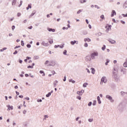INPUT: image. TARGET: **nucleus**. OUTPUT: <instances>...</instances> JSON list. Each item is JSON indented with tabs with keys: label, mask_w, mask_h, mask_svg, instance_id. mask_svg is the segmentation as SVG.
<instances>
[{
	"label": "nucleus",
	"mask_w": 127,
	"mask_h": 127,
	"mask_svg": "<svg viewBox=\"0 0 127 127\" xmlns=\"http://www.w3.org/2000/svg\"><path fill=\"white\" fill-rule=\"evenodd\" d=\"M84 41L86 42V41H87V42H90L91 41V39L89 38H85L84 39Z\"/></svg>",
	"instance_id": "15"
},
{
	"label": "nucleus",
	"mask_w": 127,
	"mask_h": 127,
	"mask_svg": "<svg viewBox=\"0 0 127 127\" xmlns=\"http://www.w3.org/2000/svg\"><path fill=\"white\" fill-rule=\"evenodd\" d=\"M98 53L95 52L91 54V57L92 59H94V58H95V56H98Z\"/></svg>",
	"instance_id": "4"
},
{
	"label": "nucleus",
	"mask_w": 127,
	"mask_h": 127,
	"mask_svg": "<svg viewBox=\"0 0 127 127\" xmlns=\"http://www.w3.org/2000/svg\"><path fill=\"white\" fill-rule=\"evenodd\" d=\"M105 49H106V46L104 45L103 47L102 48V50L104 51Z\"/></svg>",
	"instance_id": "39"
},
{
	"label": "nucleus",
	"mask_w": 127,
	"mask_h": 127,
	"mask_svg": "<svg viewBox=\"0 0 127 127\" xmlns=\"http://www.w3.org/2000/svg\"><path fill=\"white\" fill-rule=\"evenodd\" d=\"M14 28H15V26H12V30H14Z\"/></svg>",
	"instance_id": "51"
},
{
	"label": "nucleus",
	"mask_w": 127,
	"mask_h": 127,
	"mask_svg": "<svg viewBox=\"0 0 127 127\" xmlns=\"http://www.w3.org/2000/svg\"><path fill=\"white\" fill-rule=\"evenodd\" d=\"M97 101L98 102V104H102V101H101V98L100 96H97Z\"/></svg>",
	"instance_id": "11"
},
{
	"label": "nucleus",
	"mask_w": 127,
	"mask_h": 127,
	"mask_svg": "<svg viewBox=\"0 0 127 127\" xmlns=\"http://www.w3.org/2000/svg\"><path fill=\"white\" fill-rule=\"evenodd\" d=\"M105 28L106 29V32H109V31L111 30L112 28V25L106 24Z\"/></svg>",
	"instance_id": "3"
},
{
	"label": "nucleus",
	"mask_w": 127,
	"mask_h": 127,
	"mask_svg": "<svg viewBox=\"0 0 127 127\" xmlns=\"http://www.w3.org/2000/svg\"><path fill=\"white\" fill-rule=\"evenodd\" d=\"M107 83V80H101L100 81V85H103V84H106Z\"/></svg>",
	"instance_id": "9"
},
{
	"label": "nucleus",
	"mask_w": 127,
	"mask_h": 127,
	"mask_svg": "<svg viewBox=\"0 0 127 127\" xmlns=\"http://www.w3.org/2000/svg\"><path fill=\"white\" fill-rule=\"evenodd\" d=\"M23 114H24V115H25V114H26V110H23Z\"/></svg>",
	"instance_id": "47"
},
{
	"label": "nucleus",
	"mask_w": 127,
	"mask_h": 127,
	"mask_svg": "<svg viewBox=\"0 0 127 127\" xmlns=\"http://www.w3.org/2000/svg\"><path fill=\"white\" fill-rule=\"evenodd\" d=\"M121 23H122V24H125V23H126V22H125V21L121 20Z\"/></svg>",
	"instance_id": "48"
},
{
	"label": "nucleus",
	"mask_w": 127,
	"mask_h": 127,
	"mask_svg": "<svg viewBox=\"0 0 127 127\" xmlns=\"http://www.w3.org/2000/svg\"><path fill=\"white\" fill-rule=\"evenodd\" d=\"M34 15V13H32L31 15L29 16V18H30V17H32V16H33Z\"/></svg>",
	"instance_id": "29"
},
{
	"label": "nucleus",
	"mask_w": 127,
	"mask_h": 127,
	"mask_svg": "<svg viewBox=\"0 0 127 127\" xmlns=\"http://www.w3.org/2000/svg\"><path fill=\"white\" fill-rule=\"evenodd\" d=\"M19 98H20L21 99L23 98V95H19Z\"/></svg>",
	"instance_id": "49"
},
{
	"label": "nucleus",
	"mask_w": 127,
	"mask_h": 127,
	"mask_svg": "<svg viewBox=\"0 0 127 127\" xmlns=\"http://www.w3.org/2000/svg\"><path fill=\"white\" fill-rule=\"evenodd\" d=\"M79 119H80V117L76 118V119H75V121H76V122H78Z\"/></svg>",
	"instance_id": "54"
},
{
	"label": "nucleus",
	"mask_w": 127,
	"mask_h": 127,
	"mask_svg": "<svg viewBox=\"0 0 127 127\" xmlns=\"http://www.w3.org/2000/svg\"><path fill=\"white\" fill-rule=\"evenodd\" d=\"M86 70H87L88 73H90V70H89L88 68H86Z\"/></svg>",
	"instance_id": "62"
},
{
	"label": "nucleus",
	"mask_w": 127,
	"mask_h": 127,
	"mask_svg": "<svg viewBox=\"0 0 127 127\" xmlns=\"http://www.w3.org/2000/svg\"><path fill=\"white\" fill-rule=\"evenodd\" d=\"M14 88L15 89H18V86H17V85H16L14 86Z\"/></svg>",
	"instance_id": "60"
},
{
	"label": "nucleus",
	"mask_w": 127,
	"mask_h": 127,
	"mask_svg": "<svg viewBox=\"0 0 127 127\" xmlns=\"http://www.w3.org/2000/svg\"><path fill=\"white\" fill-rule=\"evenodd\" d=\"M69 83H72V84H74L76 82L75 80H69Z\"/></svg>",
	"instance_id": "21"
},
{
	"label": "nucleus",
	"mask_w": 127,
	"mask_h": 127,
	"mask_svg": "<svg viewBox=\"0 0 127 127\" xmlns=\"http://www.w3.org/2000/svg\"><path fill=\"white\" fill-rule=\"evenodd\" d=\"M121 95L125 96L126 95V92H125L124 91H121Z\"/></svg>",
	"instance_id": "23"
},
{
	"label": "nucleus",
	"mask_w": 127,
	"mask_h": 127,
	"mask_svg": "<svg viewBox=\"0 0 127 127\" xmlns=\"http://www.w3.org/2000/svg\"><path fill=\"white\" fill-rule=\"evenodd\" d=\"M49 31H52V32H55V29H51V28H49L48 29Z\"/></svg>",
	"instance_id": "14"
},
{
	"label": "nucleus",
	"mask_w": 127,
	"mask_h": 127,
	"mask_svg": "<svg viewBox=\"0 0 127 127\" xmlns=\"http://www.w3.org/2000/svg\"><path fill=\"white\" fill-rule=\"evenodd\" d=\"M14 55L17 54V51H15V52L13 53Z\"/></svg>",
	"instance_id": "55"
},
{
	"label": "nucleus",
	"mask_w": 127,
	"mask_h": 127,
	"mask_svg": "<svg viewBox=\"0 0 127 127\" xmlns=\"http://www.w3.org/2000/svg\"><path fill=\"white\" fill-rule=\"evenodd\" d=\"M7 48H3L2 49H0V52H2V51H4V50H6Z\"/></svg>",
	"instance_id": "24"
},
{
	"label": "nucleus",
	"mask_w": 127,
	"mask_h": 127,
	"mask_svg": "<svg viewBox=\"0 0 127 127\" xmlns=\"http://www.w3.org/2000/svg\"><path fill=\"white\" fill-rule=\"evenodd\" d=\"M126 5H127V2H125L124 3V6L125 7H127V6H126Z\"/></svg>",
	"instance_id": "57"
},
{
	"label": "nucleus",
	"mask_w": 127,
	"mask_h": 127,
	"mask_svg": "<svg viewBox=\"0 0 127 127\" xmlns=\"http://www.w3.org/2000/svg\"><path fill=\"white\" fill-rule=\"evenodd\" d=\"M26 59H27V60H29V59H31V57H26Z\"/></svg>",
	"instance_id": "50"
},
{
	"label": "nucleus",
	"mask_w": 127,
	"mask_h": 127,
	"mask_svg": "<svg viewBox=\"0 0 127 127\" xmlns=\"http://www.w3.org/2000/svg\"><path fill=\"white\" fill-rule=\"evenodd\" d=\"M63 54H64V55H67V51L64 50L63 52Z\"/></svg>",
	"instance_id": "28"
},
{
	"label": "nucleus",
	"mask_w": 127,
	"mask_h": 127,
	"mask_svg": "<svg viewBox=\"0 0 127 127\" xmlns=\"http://www.w3.org/2000/svg\"><path fill=\"white\" fill-rule=\"evenodd\" d=\"M29 8H31V5H30V4H29L28 5V7H26V9L28 10V9H29Z\"/></svg>",
	"instance_id": "26"
},
{
	"label": "nucleus",
	"mask_w": 127,
	"mask_h": 127,
	"mask_svg": "<svg viewBox=\"0 0 127 127\" xmlns=\"http://www.w3.org/2000/svg\"><path fill=\"white\" fill-rule=\"evenodd\" d=\"M88 85V83H84L83 84V87L84 88H86V87H87Z\"/></svg>",
	"instance_id": "20"
},
{
	"label": "nucleus",
	"mask_w": 127,
	"mask_h": 127,
	"mask_svg": "<svg viewBox=\"0 0 127 127\" xmlns=\"http://www.w3.org/2000/svg\"><path fill=\"white\" fill-rule=\"evenodd\" d=\"M16 2V0H13V1H12V5H15Z\"/></svg>",
	"instance_id": "16"
},
{
	"label": "nucleus",
	"mask_w": 127,
	"mask_h": 127,
	"mask_svg": "<svg viewBox=\"0 0 127 127\" xmlns=\"http://www.w3.org/2000/svg\"><path fill=\"white\" fill-rule=\"evenodd\" d=\"M85 91H84V90H81L80 91V92L81 93V94H82L83 95V94H84V92Z\"/></svg>",
	"instance_id": "42"
},
{
	"label": "nucleus",
	"mask_w": 127,
	"mask_h": 127,
	"mask_svg": "<svg viewBox=\"0 0 127 127\" xmlns=\"http://www.w3.org/2000/svg\"><path fill=\"white\" fill-rule=\"evenodd\" d=\"M51 96V93L49 92V93H48V94H47V95H46V97H47V98H49V97H50Z\"/></svg>",
	"instance_id": "18"
},
{
	"label": "nucleus",
	"mask_w": 127,
	"mask_h": 127,
	"mask_svg": "<svg viewBox=\"0 0 127 127\" xmlns=\"http://www.w3.org/2000/svg\"><path fill=\"white\" fill-rule=\"evenodd\" d=\"M84 47H88V43H85L84 44Z\"/></svg>",
	"instance_id": "45"
},
{
	"label": "nucleus",
	"mask_w": 127,
	"mask_h": 127,
	"mask_svg": "<svg viewBox=\"0 0 127 127\" xmlns=\"http://www.w3.org/2000/svg\"><path fill=\"white\" fill-rule=\"evenodd\" d=\"M28 29H32V26L28 27Z\"/></svg>",
	"instance_id": "52"
},
{
	"label": "nucleus",
	"mask_w": 127,
	"mask_h": 127,
	"mask_svg": "<svg viewBox=\"0 0 127 127\" xmlns=\"http://www.w3.org/2000/svg\"><path fill=\"white\" fill-rule=\"evenodd\" d=\"M20 47V46H16L15 47V49H16V48H19Z\"/></svg>",
	"instance_id": "58"
},
{
	"label": "nucleus",
	"mask_w": 127,
	"mask_h": 127,
	"mask_svg": "<svg viewBox=\"0 0 127 127\" xmlns=\"http://www.w3.org/2000/svg\"><path fill=\"white\" fill-rule=\"evenodd\" d=\"M21 44L22 46H24V42H23V41H21Z\"/></svg>",
	"instance_id": "32"
},
{
	"label": "nucleus",
	"mask_w": 127,
	"mask_h": 127,
	"mask_svg": "<svg viewBox=\"0 0 127 127\" xmlns=\"http://www.w3.org/2000/svg\"><path fill=\"white\" fill-rule=\"evenodd\" d=\"M49 42L50 44H52V43H53V40H50L49 41Z\"/></svg>",
	"instance_id": "36"
},
{
	"label": "nucleus",
	"mask_w": 127,
	"mask_h": 127,
	"mask_svg": "<svg viewBox=\"0 0 127 127\" xmlns=\"http://www.w3.org/2000/svg\"><path fill=\"white\" fill-rule=\"evenodd\" d=\"M88 107H91L92 106V102H89V103L88 104Z\"/></svg>",
	"instance_id": "31"
},
{
	"label": "nucleus",
	"mask_w": 127,
	"mask_h": 127,
	"mask_svg": "<svg viewBox=\"0 0 127 127\" xmlns=\"http://www.w3.org/2000/svg\"><path fill=\"white\" fill-rule=\"evenodd\" d=\"M88 122H89V123H92V122H93V119H88Z\"/></svg>",
	"instance_id": "41"
},
{
	"label": "nucleus",
	"mask_w": 127,
	"mask_h": 127,
	"mask_svg": "<svg viewBox=\"0 0 127 127\" xmlns=\"http://www.w3.org/2000/svg\"><path fill=\"white\" fill-rule=\"evenodd\" d=\"M47 64H48L47 65ZM45 65H47V66H54L55 63L53 61L49 62V61H46L45 63Z\"/></svg>",
	"instance_id": "1"
},
{
	"label": "nucleus",
	"mask_w": 127,
	"mask_h": 127,
	"mask_svg": "<svg viewBox=\"0 0 127 127\" xmlns=\"http://www.w3.org/2000/svg\"><path fill=\"white\" fill-rule=\"evenodd\" d=\"M110 63V60H107V62L105 63V65H107L108 63Z\"/></svg>",
	"instance_id": "35"
},
{
	"label": "nucleus",
	"mask_w": 127,
	"mask_h": 127,
	"mask_svg": "<svg viewBox=\"0 0 127 127\" xmlns=\"http://www.w3.org/2000/svg\"><path fill=\"white\" fill-rule=\"evenodd\" d=\"M22 4V1L21 0L20 1L19 3H18V6H19V7H20V6Z\"/></svg>",
	"instance_id": "19"
},
{
	"label": "nucleus",
	"mask_w": 127,
	"mask_h": 127,
	"mask_svg": "<svg viewBox=\"0 0 127 127\" xmlns=\"http://www.w3.org/2000/svg\"><path fill=\"white\" fill-rule=\"evenodd\" d=\"M91 70L92 74H95V72H96V69H95V68H91Z\"/></svg>",
	"instance_id": "13"
},
{
	"label": "nucleus",
	"mask_w": 127,
	"mask_h": 127,
	"mask_svg": "<svg viewBox=\"0 0 127 127\" xmlns=\"http://www.w3.org/2000/svg\"><path fill=\"white\" fill-rule=\"evenodd\" d=\"M124 67H127V62H125L124 64Z\"/></svg>",
	"instance_id": "33"
},
{
	"label": "nucleus",
	"mask_w": 127,
	"mask_h": 127,
	"mask_svg": "<svg viewBox=\"0 0 127 127\" xmlns=\"http://www.w3.org/2000/svg\"><path fill=\"white\" fill-rule=\"evenodd\" d=\"M59 45H58V46H55V48H58V47H59Z\"/></svg>",
	"instance_id": "63"
},
{
	"label": "nucleus",
	"mask_w": 127,
	"mask_h": 127,
	"mask_svg": "<svg viewBox=\"0 0 127 127\" xmlns=\"http://www.w3.org/2000/svg\"><path fill=\"white\" fill-rule=\"evenodd\" d=\"M88 32H87V31H84L83 32V34L86 35L87 34Z\"/></svg>",
	"instance_id": "56"
},
{
	"label": "nucleus",
	"mask_w": 127,
	"mask_h": 127,
	"mask_svg": "<svg viewBox=\"0 0 127 127\" xmlns=\"http://www.w3.org/2000/svg\"><path fill=\"white\" fill-rule=\"evenodd\" d=\"M27 47L28 48H30V47H31V45H30V44H27Z\"/></svg>",
	"instance_id": "43"
},
{
	"label": "nucleus",
	"mask_w": 127,
	"mask_h": 127,
	"mask_svg": "<svg viewBox=\"0 0 127 127\" xmlns=\"http://www.w3.org/2000/svg\"><path fill=\"white\" fill-rule=\"evenodd\" d=\"M21 14L20 13H17V16H20Z\"/></svg>",
	"instance_id": "61"
},
{
	"label": "nucleus",
	"mask_w": 127,
	"mask_h": 127,
	"mask_svg": "<svg viewBox=\"0 0 127 127\" xmlns=\"http://www.w3.org/2000/svg\"><path fill=\"white\" fill-rule=\"evenodd\" d=\"M77 95H79V96H82V93H81V92L80 91H77Z\"/></svg>",
	"instance_id": "27"
},
{
	"label": "nucleus",
	"mask_w": 127,
	"mask_h": 127,
	"mask_svg": "<svg viewBox=\"0 0 127 127\" xmlns=\"http://www.w3.org/2000/svg\"><path fill=\"white\" fill-rule=\"evenodd\" d=\"M100 18H101L102 19H105V16H104V15H102L100 16Z\"/></svg>",
	"instance_id": "37"
},
{
	"label": "nucleus",
	"mask_w": 127,
	"mask_h": 127,
	"mask_svg": "<svg viewBox=\"0 0 127 127\" xmlns=\"http://www.w3.org/2000/svg\"><path fill=\"white\" fill-rule=\"evenodd\" d=\"M86 0H80V3H84V2H86Z\"/></svg>",
	"instance_id": "25"
},
{
	"label": "nucleus",
	"mask_w": 127,
	"mask_h": 127,
	"mask_svg": "<svg viewBox=\"0 0 127 127\" xmlns=\"http://www.w3.org/2000/svg\"><path fill=\"white\" fill-rule=\"evenodd\" d=\"M25 99H26V100H27V101H29V97H26V98H25Z\"/></svg>",
	"instance_id": "53"
},
{
	"label": "nucleus",
	"mask_w": 127,
	"mask_h": 127,
	"mask_svg": "<svg viewBox=\"0 0 127 127\" xmlns=\"http://www.w3.org/2000/svg\"><path fill=\"white\" fill-rule=\"evenodd\" d=\"M114 15H117V13L116 12V11H115V10H112L111 16L112 17H113V16H114Z\"/></svg>",
	"instance_id": "7"
},
{
	"label": "nucleus",
	"mask_w": 127,
	"mask_h": 127,
	"mask_svg": "<svg viewBox=\"0 0 127 127\" xmlns=\"http://www.w3.org/2000/svg\"><path fill=\"white\" fill-rule=\"evenodd\" d=\"M58 84H59V82L57 80H55L53 82V86L54 87H56L57 86H58Z\"/></svg>",
	"instance_id": "6"
},
{
	"label": "nucleus",
	"mask_w": 127,
	"mask_h": 127,
	"mask_svg": "<svg viewBox=\"0 0 127 127\" xmlns=\"http://www.w3.org/2000/svg\"><path fill=\"white\" fill-rule=\"evenodd\" d=\"M76 99H78V100H81V99H82V98L80 96H77L76 97Z\"/></svg>",
	"instance_id": "30"
},
{
	"label": "nucleus",
	"mask_w": 127,
	"mask_h": 127,
	"mask_svg": "<svg viewBox=\"0 0 127 127\" xmlns=\"http://www.w3.org/2000/svg\"><path fill=\"white\" fill-rule=\"evenodd\" d=\"M13 20V18H12L9 19V21H12Z\"/></svg>",
	"instance_id": "64"
},
{
	"label": "nucleus",
	"mask_w": 127,
	"mask_h": 127,
	"mask_svg": "<svg viewBox=\"0 0 127 127\" xmlns=\"http://www.w3.org/2000/svg\"><path fill=\"white\" fill-rule=\"evenodd\" d=\"M122 16H123V17H127V13L126 14H122Z\"/></svg>",
	"instance_id": "34"
},
{
	"label": "nucleus",
	"mask_w": 127,
	"mask_h": 127,
	"mask_svg": "<svg viewBox=\"0 0 127 127\" xmlns=\"http://www.w3.org/2000/svg\"><path fill=\"white\" fill-rule=\"evenodd\" d=\"M16 94L17 96H18V95H19V92L16 91Z\"/></svg>",
	"instance_id": "59"
},
{
	"label": "nucleus",
	"mask_w": 127,
	"mask_h": 127,
	"mask_svg": "<svg viewBox=\"0 0 127 127\" xmlns=\"http://www.w3.org/2000/svg\"><path fill=\"white\" fill-rule=\"evenodd\" d=\"M42 45H43V46L47 47L49 46V44H48V43H45V42H43L42 43Z\"/></svg>",
	"instance_id": "8"
},
{
	"label": "nucleus",
	"mask_w": 127,
	"mask_h": 127,
	"mask_svg": "<svg viewBox=\"0 0 127 127\" xmlns=\"http://www.w3.org/2000/svg\"><path fill=\"white\" fill-rule=\"evenodd\" d=\"M106 99H108L109 101L111 102V103H114V102H115V100L113 99V97L109 95H106Z\"/></svg>",
	"instance_id": "2"
},
{
	"label": "nucleus",
	"mask_w": 127,
	"mask_h": 127,
	"mask_svg": "<svg viewBox=\"0 0 127 127\" xmlns=\"http://www.w3.org/2000/svg\"><path fill=\"white\" fill-rule=\"evenodd\" d=\"M106 76H104L101 78V80H106Z\"/></svg>",
	"instance_id": "46"
},
{
	"label": "nucleus",
	"mask_w": 127,
	"mask_h": 127,
	"mask_svg": "<svg viewBox=\"0 0 127 127\" xmlns=\"http://www.w3.org/2000/svg\"><path fill=\"white\" fill-rule=\"evenodd\" d=\"M80 12H82V10H79L77 12V14H79V13H80Z\"/></svg>",
	"instance_id": "38"
},
{
	"label": "nucleus",
	"mask_w": 127,
	"mask_h": 127,
	"mask_svg": "<svg viewBox=\"0 0 127 127\" xmlns=\"http://www.w3.org/2000/svg\"><path fill=\"white\" fill-rule=\"evenodd\" d=\"M7 108L8 109H7V111H10V110H13V106H10L9 105H6Z\"/></svg>",
	"instance_id": "5"
},
{
	"label": "nucleus",
	"mask_w": 127,
	"mask_h": 127,
	"mask_svg": "<svg viewBox=\"0 0 127 127\" xmlns=\"http://www.w3.org/2000/svg\"><path fill=\"white\" fill-rule=\"evenodd\" d=\"M35 64L34 63H33L32 65H29L27 66V68H30L31 69H33V66H34Z\"/></svg>",
	"instance_id": "12"
},
{
	"label": "nucleus",
	"mask_w": 127,
	"mask_h": 127,
	"mask_svg": "<svg viewBox=\"0 0 127 127\" xmlns=\"http://www.w3.org/2000/svg\"><path fill=\"white\" fill-rule=\"evenodd\" d=\"M23 107H24V108H26V105H25V101L23 102Z\"/></svg>",
	"instance_id": "44"
},
{
	"label": "nucleus",
	"mask_w": 127,
	"mask_h": 127,
	"mask_svg": "<svg viewBox=\"0 0 127 127\" xmlns=\"http://www.w3.org/2000/svg\"><path fill=\"white\" fill-rule=\"evenodd\" d=\"M37 102H38V103H41V102H42V100H41V99H38L37 100Z\"/></svg>",
	"instance_id": "40"
},
{
	"label": "nucleus",
	"mask_w": 127,
	"mask_h": 127,
	"mask_svg": "<svg viewBox=\"0 0 127 127\" xmlns=\"http://www.w3.org/2000/svg\"><path fill=\"white\" fill-rule=\"evenodd\" d=\"M40 74H43L42 76H45V73H44V71H43V70H40Z\"/></svg>",
	"instance_id": "17"
},
{
	"label": "nucleus",
	"mask_w": 127,
	"mask_h": 127,
	"mask_svg": "<svg viewBox=\"0 0 127 127\" xmlns=\"http://www.w3.org/2000/svg\"><path fill=\"white\" fill-rule=\"evenodd\" d=\"M97 103V101L94 100L92 103L93 106H96V104Z\"/></svg>",
	"instance_id": "22"
},
{
	"label": "nucleus",
	"mask_w": 127,
	"mask_h": 127,
	"mask_svg": "<svg viewBox=\"0 0 127 127\" xmlns=\"http://www.w3.org/2000/svg\"><path fill=\"white\" fill-rule=\"evenodd\" d=\"M75 43H76V44H78V42L77 41H73L70 42V44H71V45H74Z\"/></svg>",
	"instance_id": "10"
}]
</instances>
